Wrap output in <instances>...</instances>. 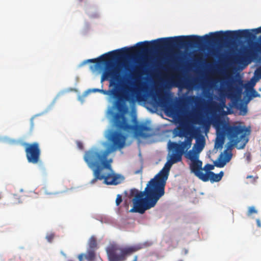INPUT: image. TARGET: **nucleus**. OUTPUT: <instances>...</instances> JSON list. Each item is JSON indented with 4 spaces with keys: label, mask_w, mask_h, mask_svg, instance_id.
<instances>
[{
    "label": "nucleus",
    "mask_w": 261,
    "mask_h": 261,
    "mask_svg": "<svg viewBox=\"0 0 261 261\" xmlns=\"http://www.w3.org/2000/svg\"><path fill=\"white\" fill-rule=\"evenodd\" d=\"M174 47H193V35L161 38L150 41L139 42L136 46L109 51L97 58L87 60L84 63H96L97 65H104L105 68L101 76V82L109 81V86L113 87L112 92L113 94L118 95L122 101L134 103L136 101L134 96L135 90L130 86L132 82L121 75L115 67L116 60L135 54H146L151 50Z\"/></svg>",
    "instance_id": "1"
},
{
    "label": "nucleus",
    "mask_w": 261,
    "mask_h": 261,
    "mask_svg": "<svg viewBox=\"0 0 261 261\" xmlns=\"http://www.w3.org/2000/svg\"><path fill=\"white\" fill-rule=\"evenodd\" d=\"M192 142L191 137H186L184 141L178 143L169 142V148L173 152L170 160L148 182L144 191H139L136 189L130 190L129 197L134 198L132 199L133 207L130 210V212L142 214L156 205L165 194V187L172 165L181 161L182 155L191 148Z\"/></svg>",
    "instance_id": "2"
},
{
    "label": "nucleus",
    "mask_w": 261,
    "mask_h": 261,
    "mask_svg": "<svg viewBox=\"0 0 261 261\" xmlns=\"http://www.w3.org/2000/svg\"><path fill=\"white\" fill-rule=\"evenodd\" d=\"M108 139L112 145L107 150L93 147L85 152L84 160L92 170L94 176L91 184H94L99 180H103L105 185L116 186L124 180L123 175L113 170L111 165L112 160H108V156L110 153L124 146L126 136L120 132L113 131Z\"/></svg>",
    "instance_id": "3"
},
{
    "label": "nucleus",
    "mask_w": 261,
    "mask_h": 261,
    "mask_svg": "<svg viewBox=\"0 0 261 261\" xmlns=\"http://www.w3.org/2000/svg\"><path fill=\"white\" fill-rule=\"evenodd\" d=\"M246 67L251 62L261 64V27L246 29Z\"/></svg>",
    "instance_id": "4"
},
{
    "label": "nucleus",
    "mask_w": 261,
    "mask_h": 261,
    "mask_svg": "<svg viewBox=\"0 0 261 261\" xmlns=\"http://www.w3.org/2000/svg\"><path fill=\"white\" fill-rule=\"evenodd\" d=\"M147 243L126 247L111 245L106 249L109 261H125L127 256L147 246Z\"/></svg>",
    "instance_id": "5"
},
{
    "label": "nucleus",
    "mask_w": 261,
    "mask_h": 261,
    "mask_svg": "<svg viewBox=\"0 0 261 261\" xmlns=\"http://www.w3.org/2000/svg\"><path fill=\"white\" fill-rule=\"evenodd\" d=\"M115 125L120 130L127 132L134 130L135 129L140 133V135L144 138H148L151 136V128L145 124H141L135 126L127 122L125 117L121 114H117L115 116Z\"/></svg>",
    "instance_id": "6"
},
{
    "label": "nucleus",
    "mask_w": 261,
    "mask_h": 261,
    "mask_svg": "<svg viewBox=\"0 0 261 261\" xmlns=\"http://www.w3.org/2000/svg\"><path fill=\"white\" fill-rule=\"evenodd\" d=\"M223 130L229 140L228 148L237 145L241 139L245 137V133H243L244 127L226 125L224 126Z\"/></svg>",
    "instance_id": "7"
},
{
    "label": "nucleus",
    "mask_w": 261,
    "mask_h": 261,
    "mask_svg": "<svg viewBox=\"0 0 261 261\" xmlns=\"http://www.w3.org/2000/svg\"><path fill=\"white\" fill-rule=\"evenodd\" d=\"M25 155L28 162L37 164L40 161L41 149L38 142L25 143L24 144Z\"/></svg>",
    "instance_id": "8"
},
{
    "label": "nucleus",
    "mask_w": 261,
    "mask_h": 261,
    "mask_svg": "<svg viewBox=\"0 0 261 261\" xmlns=\"http://www.w3.org/2000/svg\"><path fill=\"white\" fill-rule=\"evenodd\" d=\"M154 100L158 102L159 105L164 108L167 113H172L173 109L170 105V101L165 94H158L153 97Z\"/></svg>",
    "instance_id": "9"
},
{
    "label": "nucleus",
    "mask_w": 261,
    "mask_h": 261,
    "mask_svg": "<svg viewBox=\"0 0 261 261\" xmlns=\"http://www.w3.org/2000/svg\"><path fill=\"white\" fill-rule=\"evenodd\" d=\"M202 162L199 159L193 161L190 164V168L191 172L201 180L204 173L202 172Z\"/></svg>",
    "instance_id": "10"
},
{
    "label": "nucleus",
    "mask_w": 261,
    "mask_h": 261,
    "mask_svg": "<svg viewBox=\"0 0 261 261\" xmlns=\"http://www.w3.org/2000/svg\"><path fill=\"white\" fill-rule=\"evenodd\" d=\"M223 174V171H221L218 174H215L212 171H209L204 173L201 180L203 181L210 180L211 182H218L221 180Z\"/></svg>",
    "instance_id": "11"
},
{
    "label": "nucleus",
    "mask_w": 261,
    "mask_h": 261,
    "mask_svg": "<svg viewBox=\"0 0 261 261\" xmlns=\"http://www.w3.org/2000/svg\"><path fill=\"white\" fill-rule=\"evenodd\" d=\"M232 157L231 152H227V149L225 151V155L221 154L218 161L215 162V166L217 167L222 168L225 164L229 162Z\"/></svg>",
    "instance_id": "12"
},
{
    "label": "nucleus",
    "mask_w": 261,
    "mask_h": 261,
    "mask_svg": "<svg viewBox=\"0 0 261 261\" xmlns=\"http://www.w3.org/2000/svg\"><path fill=\"white\" fill-rule=\"evenodd\" d=\"M260 98L261 95L255 89L246 90V113H247V105L254 98Z\"/></svg>",
    "instance_id": "13"
},
{
    "label": "nucleus",
    "mask_w": 261,
    "mask_h": 261,
    "mask_svg": "<svg viewBox=\"0 0 261 261\" xmlns=\"http://www.w3.org/2000/svg\"><path fill=\"white\" fill-rule=\"evenodd\" d=\"M95 252L93 250H88L86 253H81L78 255L79 261H95Z\"/></svg>",
    "instance_id": "14"
},
{
    "label": "nucleus",
    "mask_w": 261,
    "mask_h": 261,
    "mask_svg": "<svg viewBox=\"0 0 261 261\" xmlns=\"http://www.w3.org/2000/svg\"><path fill=\"white\" fill-rule=\"evenodd\" d=\"M184 154H185V157L189 159L191 162L198 160V153L194 151L193 149L190 150L189 151L187 150Z\"/></svg>",
    "instance_id": "15"
},
{
    "label": "nucleus",
    "mask_w": 261,
    "mask_h": 261,
    "mask_svg": "<svg viewBox=\"0 0 261 261\" xmlns=\"http://www.w3.org/2000/svg\"><path fill=\"white\" fill-rule=\"evenodd\" d=\"M88 250H93L95 251L97 247V240L95 237L92 236L90 237L88 241Z\"/></svg>",
    "instance_id": "16"
},
{
    "label": "nucleus",
    "mask_w": 261,
    "mask_h": 261,
    "mask_svg": "<svg viewBox=\"0 0 261 261\" xmlns=\"http://www.w3.org/2000/svg\"><path fill=\"white\" fill-rule=\"evenodd\" d=\"M205 145V140L204 138L197 139L196 140V144L194 145L193 149L196 148L198 152L201 151Z\"/></svg>",
    "instance_id": "17"
},
{
    "label": "nucleus",
    "mask_w": 261,
    "mask_h": 261,
    "mask_svg": "<svg viewBox=\"0 0 261 261\" xmlns=\"http://www.w3.org/2000/svg\"><path fill=\"white\" fill-rule=\"evenodd\" d=\"M258 80V79L254 76L249 81H246V87H247V89H255L254 87Z\"/></svg>",
    "instance_id": "18"
},
{
    "label": "nucleus",
    "mask_w": 261,
    "mask_h": 261,
    "mask_svg": "<svg viewBox=\"0 0 261 261\" xmlns=\"http://www.w3.org/2000/svg\"><path fill=\"white\" fill-rule=\"evenodd\" d=\"M142 72L141 71V67H137L134 72L131 74V79L135 80L136 82L137 81L138 79L140 77Z\"/></svg>",
    "instance_id": "19"
},
{
    "label": "nucleus",
    "mask_w": 261,
    "mask_h": 261,
    "mask_svg": "<svg viewBox=\"0 0 261 261\" xmlns=\"http://www.w3.org/2000/svg\"><path fill=\"white\" fill-rule=\"evenodd\" d=\"M246 178L248 179L247 184H255L258 178V176L256 174L255 175H247Z\"/></svg>",
    "instance_id": "20"
},
{
    "label": "nucleus",
    "mask_w": 261,
    "mask_h": 261,
    "mask_svg": "<svg viewBox=\"0 0 261 261\" xmlns=\"http://www.w3.org/2000/svg\"><path fill=\"white\" fill-rule=\"evenodd\" d=\"M224 141L223 138H217L216 142L215 143V148H222L223 145L224 144Z\"/></svg>",
    "instance_id": "21"
},
{
    "label": "nucleus",
    "mask_w": 261,
    "mask_h": 261,
    "mask_svg": "<svg viewBox=\"0 0 261 261\" xmlns=\"http://www.w3.org/2000/svg\"><path fill=\"white\" fill-rule=\"evenodd\" d=\"M174 136L175 137L178 136L179 137H182L184 136V130L182 128L176 127L174 130Z\"/></svg>",
    "instance_id": "22"
},
{
    "label": "nucleus",
    "mask_w": 261,
    "mask_h": 261,
    "mask_svg": "<svg viewBox=\"0 0 261 261\" xmlns=\"http://www.w3.org/2000/svg\"><path fill=\"white\" fill-rule=\"evenodd\" d=\"M254 76L258 80L261 79V65L258 67L255 70Z\"/></svg>",
    "instance_id": "23"
},
{
    "label": "nucleus",
    "mask_w": 261,
    "mask_h": 261,
    "mask_svg": "<svg viewBox=\"0 0 261 261\" xmlns=\"http://www.w3.org/2000/svg\"><path fill=\"white\" fill-rule=\"evenodd\" d=\"M251 128L250 126H246V144L249 141V136L250 135Z\"/></svg>",
    "instance_id": "24"
},
{
    "label": "nucleus",
    "mask_w": 261,
    "mask_h": 261,
    "mask_svg": "<svg viewBox=\"0 0 261 261\" xmlns=\"http://www.w3.org/2000/svg\"><path fill=\"white\" fill-rule=\"evenodd\" d=\"M55 237V234L53 232H49L46 234V239L49 243H51Z\"/></svg>",
    "instance_id": "25"
},
{
    "label": "nucleus",
    "mask_w": 261,
    "mask_h": 261,
    "mask_svg": "<svg viewBox=\"0 0 261 261\" xmlns=\"http://www.w3.org/2000/svg\"><path fill=\"white\" fill-rule=\"evenodd\" d=\"M202 169L203 170H205L206 173L213 170L214 169V166L211 164H207L204 166L203 168H202Z\"/></svg>",
    "instance_id": "26"
},
{
    "label": "nucleus",
    "mask_w": 261,
    "mask_h": 261,
    "mask_svg": "<svg viewBox=\"0 0 261 261\" xmlns=\"http://www.w3.org/2000/svg\"><path fill=\"white\" fill-rule=\"evenodd\" d=\"M122 196L120 194H118L117 195V198H116V204L117 206H118L120 205V204L122 202Z\"/></svg>",
    "instance_id": "27"
},
{
    "label": "nucleus",
    "mask_w": 261,
    "mask_h": 261,
    "mask_svg": "<svg viewBox=\"0 0 261 261\" xmlns=\"http://www.w3.org/2000/svg\"><path fill=\"white\" fill-rule=\"evenodd\" d=\"M257 213V211L255 210V207L253 206L250 207L248 208V215H250L252 214H256Z\"/></svg>",
    "instance_id": "28"
},
{
    "label": "nucleus",
    "mask_w": 261,
    "mask_h": 261,
    "mask_svg": "<svg viewBox=\"0 0 261 261\" xmlns=\"http://www.w3.org/2000/svg\"><path fill=\"white\" fill-rule=\"evenodd\" d=\"M194 83L191 81H187L185 83V87L187 89H191L193 88Z\"/></svg>",
    "instance_id": "29"
},
{
    "label": "nucleus",
    "mask_w": 261,
    "mask_h": 261,
    "mask_svg": "<svg viewBox=\"0 0 261 261\" xmlns=\"http://www.w3.org/2000/svg\"><path fill=\"white\" fill-rule=\"evenodd\" d=\"M245 97L242 99L241 105V112L243 114L244 113H245V101H244Z\"/></svg>",
    "instance_id": "30"
},
{
    "label": "nucleus",
    "mask_w": 261,
    "mask_h": 261,
    "mask_svg": "<svg viewBox=\"0 0 261 261\" xmlns=\"http://www.w3.org/2000/svg\"><path fill=\"white\" fill-rule=\"evenodd\" d=\"M246 160L248 162H250L251 160V155L250 152L246 153Z\"/></svg>",
    "instance_id": "31"
},
{
    "label": "nucleus",
    "mask_w": 261,
    "mask_h": 261,
    "mask_svg": "<svg viewBox=\"0 0 261 261\" xmlns=\"http://www.w3.org/2000/svg\"><path fill=\"white\" fill-rule=\"evenodd\" d=\"M76 144H77V146L78 147V148L80 149H83V143L80 142V141H77L76 142Z\"/></svg>",
    "instance_id": "32"
},
{
    "label": "nucleus",
    "mask_w": 261,
    "mask_h": 261,
    "mask_svg": "<svg viewBox=\"0 0 261 261\" xmlns=\"http://www.w3.org/2000/svg\"><path fill=\"white\" fill-rule=\"evenodd\" d=\"M117 108L119 110H120L121 108L123 107V103L121 102H118L117 103Z\"/></svg>",
    "instance_id": "33"
},
{
    "label": "nucleus",
    "mask_w": 261,
    "mask_h": 261,
    "mask_svg": "<svg viewBox=\"0 0 261 261\" xmlns=\"http://www.w3.org/2000/svg\"><path fill=\"white\" fill-rule=\"evenodd\" d=\"M34 118H35L34 117H32L31 120H30L31 127V128H33V127H34V122H33Z\"/></svg>",
    "instance_id": "34"
},
{
    "label": "nucleus",
    "mask_w": 261,
    "mask_h": 261,
    "mask_svg": "<svg viewBox=\"0 0 261 261\" xmlns=\"http://www.w3.org/2000/svg\"><path fill=\"white\" fill-rule=\"evenodd\" d=\"M256 223H257V225L258 227H261V222L259 219L256 220Z\"/></svg>",
    "instance_id": "35"
},
{
    "label": "nucleus",
    "mask_w": 261,
    "mask_h": 261,
    "mask_svg": "<svg viewBox=\"0 0 261 261\" xmlns=\"http://www.w3.org/2000/svg\"><path fill=\"white\" fill-rule=\"evenodd\" d=\"M190 98H191V100H192V101H194L196 99L197 97H195V96H191V97H190Z\"/></svg>",
    "instance_id": "36"
},
{
    "label": "nucleus",
    "mask_w": 261,
    "mask_h": 261,
    "mask_svg": "<svg viewBox=\"0 0 261 261\" xmlns=\"http://www.w3.org/2000/svg\"><path fill=\"white\" fill-rule=\"evenodd\" d=\"M183 251L184 252L185 254H187L188 252V250L187 249H184Z\"/></svg>",
    "instance_id": "37"
},
{
    "label": "nucleus",
    "mask_w": 261,
    "mask_h": 261,
    "mask_svg": "<svg viewBox=\"0 0 261 261\" xmlns=\"http://www.w3.org/2000/svg\"><path fill=\"white\" fill-rule=\"evenodd\" d=\"M138 260V256L135 255L134 257V259L132 261H137Z\"/></svg>",
    "instance_id": "38"
},
{
    "label": "nucleus",
    "mask_w": 261,
    "mask_h": 261,
    "mask_svg": "<svg viewBox=\"0 0 261 261\" xmlns=\"http://www.w3.org/2000/svg\"><path fill=\"white\" fill-rule=\"evenodd\" d=\"M241 86L242 88H245V83H244V81H243L241 83Z\"/></svg>",
    "instance_id": "39"
},
{
    "label": "nucleus",
    "mask_w": 261,
    "mask_h": 261,
    "mask_svg": "<svg viewBox=\"0 0 261 261\" xmlns=\"http://www.w3.org/2000/svg\"><path fill=\"white\" fill-rule=\"evenodd\" d=\"M245 146V143H243L241 148H243Z\"/></svg>",
    "instance_id": "40"
},
{
    "label": "nucleus",
    "mask_w": 261,
    "mask_h": 261,
    "mask_svg": "<svg viewBox=\"0 0 261 261\" xmlns=\"http://www.w3.org/2000/svg\"><path fill=\"white\" fill-rule=\"evenodd\" d=\"M94 91H100V90H99V89H95V90H94Z\"/></svg>",
    "instance_id": "41"
},
{
    "label": "nucleus",
    "mask_w": 261,
    "mask_h": 261,
    "mask_svg": "<svg viewBox=\"0 0 261 261\" xmlns=\"http://www.w3.org/2000/svg\"><path fill=\"white\" fill-rule=\"evenodd\" d=\"M258 91H260V92H261V88H259L258 89Z\"/></svg>",
    "instance_id": "42"
},
{
    "label": "nucleus",
    "mask_w": 261,
    "mask_h": 261,
    "mask_svg": "<svg viewBox=\"0 0 261 261\" xmlns=\"http://www.w3.org/2000/svg\"><path fill=\"white\" fill-rule=\"evenodd\" d=\"M2 198V195H1V194L0 193V199H1Z\"/></svg>",
    "instance_id": "43"
},
{
    "label": "nucleus",
    "mask_w": 261,
    "mask_h": 261,
    "mask_svg": "<svg viewBox=\"0 0 261 261\" xmlns=\"http://www.w3.org/2000/svg\"><path fill=\"white\" fill-rule=\"evenodd\" d=\"M178 261H183V260H178Z\"/></svg>",
    "instance_id": "44"
}]
</instances>
